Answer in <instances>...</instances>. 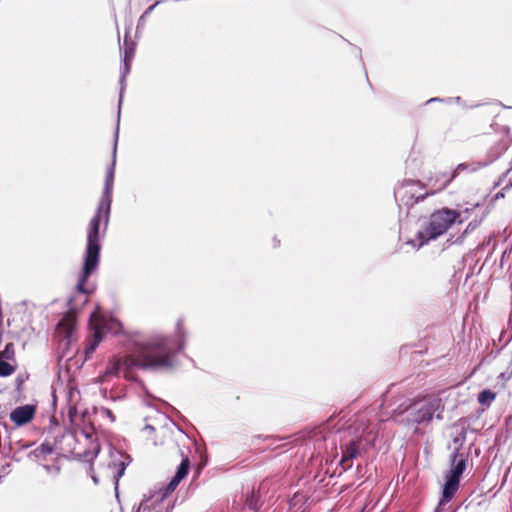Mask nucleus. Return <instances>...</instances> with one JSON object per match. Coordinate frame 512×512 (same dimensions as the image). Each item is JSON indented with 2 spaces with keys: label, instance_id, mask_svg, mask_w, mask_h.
<instances>
[{
  "label": "nucleus",
  "instance_id": "16",
  "mask_svg": "<svg viewBox=\"0 0 512 512\" xmlns=\"http://www.w3.org/2000/svg\"><path fill=\"white\" fill-rule=\"evenodd\" d=\"M130 68L131 66H123L120 70V77H119V100H118V120L120 119V108L123 101L124 92L126 90V78L130 74Z\"/></svg>",
  "mask_w": 512,
  "mask_h": 512
},
{
  "label": "nucleus",
  "instance_id": "18",
  "mask_svg": "<svg viewBox=\"0 0 512 512\" xmlns=\"http://www.w3.org/2000/svg\"><path fill=\"white\" fill-rule=\"evenodd\" d=\"M101 341L102 334L100 328L96 327L93 335V340L90 343H88L85 347L86 358L90 357V355L94 353V351L96 350L97 346L100 344Z\"/></svg>",
  "mask_w": 512,
  "mask_h": 512
},
{
  "label": "nucleus",
  "instance_id": "32",
  "mask_svg": "<svg viewBox=\"0 0 512 512\" xmlns=\"http://www.w3.org/2000/svg\"><path fill=\"white\" fill-rule=\"evenodd\" d=\"M445 100L444 99H441V98H431L429 99L426 103H431V102H444Z\"/></svg>",
  "mask_w": 512,
  "mask_h": 512
},
{
  "label": "nucleus",
  "instance_id": "22",
  "mask_svg": "<svg viewBox=\"0 0 512 512\" xmlns=\"http://www.w3.org/2000/svg\"><path fill=\"white\" fill-rule=\"evenodd\" d=\"M120 371V361L112 362L105 371L106 376H116Z\"/></svg>",
  "mask_w": 512,
  "mask_h": 512
},
{
  "label": "nucleus",
  "instance_id": "14",
  "mask_svg": "<svg viewBox=\"0 0 512 512\" xmlns=\"http://www.w3.org/2000/svg\"><path fill=\"white\" fill-rule=\"evenodd\" d=\"M173 507L172 503L163 502L152 495L140 503L136 512H170Z\"/></svg>",
  "mask_w": 512,
  "mask_h": 512
},
{
  "label": "nucleus",
  "instance_id": "1",
  "mask_svg": "<svg viewBox=\"0 0 512 512\" xmlns=\"http://www.w3.org/2000/svg\"><path fill=\"white\" fill-rule=\"evenodd\" d=\"M185 347V331L182 322H177L176 334L166 336L154 334L146 339L135 340L126 363L131 368L142 370L169 369L174 358Z\"/></svg>",
  "mask_w": 512,
  "mask_h": 512
},
{
  "label": "nucleus",
  "instance_id": "35",
  "mask_svg": "<svg viewBox=\"0 0 512 512\" xmlns=\"http://www.w3.org/2000/svg\"><path fill=\"white\" fill-rule=\"evenodd\" d=\"M145 429H146V430H154L153 426H151V425H146V426H145Z\"/></svg>",
  "mask_w": 512,
  "mask_h": 512
},
{
  "label": "nucleus",
  "instance_id": "2",
  "mask_svg": "<svg viewBox=\"0 0 512 512\" xmlns=\"http://www.w3.org/2000/svg\"><path fill=\"white\" fill-rule=\"evenodd\" d=\"M110 213L111 206H104L98 203L96 211L87 227L83 269L77 283L78 291L85 295H88L93 291V288L86 287V282L99 265L101 251V224L103 226L102 236H104L108 228Z\"/></svg>",
  "mask_w": 512,
  "mask_h": 512
},
{
  "label": "nucleus",
  "instance_id": "7",
  "mask_svg": "<svg viewBox=\"0 0 512 512\" xmlns=\"http://www.w3.org/2000/svg\"><path fill=\"white\" fill-rule=\"evenodd\" d=\"M424 188L425 184L419 180H404L394 190L395 200L399 205L412 207L429 195V192H423Z\"/></svg>",
  "mask_w": 512,
  "mask_h": 512
},
{
  "label": "nucleus",
  "instance_id": "29",
  "mask_svg": "<svg viewBox=\"0 0 512 512\" xmlns=\"http://www.w3.org/2000/svg\"><path fill=\"white\" fill-rule=\"evenodd\" d=\"M477 222H470L468 225H467V228L464 232V234H467L469 231H472L474 230L476 227H477Z\"/></svg>",
  "mask_w": 512,
  "mask_h": 512
},
{
  "label": "nucleus",
  "instance_id": "4",
  "mask_svg": "<svg viewBox=\"0 0 512 512\" xmlns=\"http://www.w3.org/2000/svg\"><path fill=\"white\" fill-rule=\"evenodd\" d=\"M346 433L353 437L341 445L340 465L345 471L352 467L353 459L360 455L361 450L366 449V446L373 445L376 439V434L365 424L364 416H358L354 423L347 428Z\"/></svg>",
  "mask_w": 512,
  "mask_h": 512
},
{
  "label": "nucleus",
  "instance_id": "21",
  "mask_svg": "<svg viewBox=\"0 0 512 512\" xmlns=\"http://www.w3.org/2000/svg\"><path fill=\"white\" fill-rule=\"evenodd\" d=\"M466 440V432L464 430L461 433L453 438V444L455 445L454 451L461 452V448Z\"/></svg>",
  "mask_w": 512,
  "mask_h": 512
},
{
  "label": "nucleus",
  "instance_id": "33",
  "mask_svg": "<svg viewBox=\"0 0 512 512\" xmlns=\"http://www.w3.org/2000/svg\"><path fill=\"white\" fill-rule=\"evenodd\" d=\"M503 197H504L503 191L497 193L496 196H495L496 199H500V198H503Z\"/></svg>",
  "mask_w": 512,
  "mask_h": 512
},
{
  "label": "nucleus",
  "instance_id": "6",
  "mask_svg": "<svg viewBox=\"0 0 512 512\" xmlns=\"http://www.w3.org/2000/svg\"><path fill=\"white\" fill-rule=\"evenodd\" d=\"M468 460V453L453 451L451 455V467L445 476V483L442 490V498L435 512H451L446 508L455 493L457 492L460 484V478L466 470Z\"/></svg>",
  "mask_w": 512,
  "mask_h": 512
},
{
  "label": "nucleus",
  "instance_id": "31",
  "mask_svg": "<svg viewBox=\"0 0 512 512\" xmlns=\"http://www.w3.org/2000/svg\"><path fill=\"white\" fill-rule=\"evenodd\" d=\"M81 434L87 439V440H92V437L93 435L90 434V433H87L85 431H81Z\"/></svg>",
  "mask_w": 512,
  "mask_h": 512
},
{
  "label": "nucleus",
  "instance_id": "15",
  "mask_svg": "<svg viewBox=\"0 0 512 512\" xmlns=\"http://www.w3.org/2000/svg\"><path fill=\"white\" fill-rule=\"evenodd\" d=\"M35 410V406L29 404L16 407L11 411L10 419L17 426L25 425L33 419Z\"/></svg>",
  "mask_w": 512,
  "mask_h": 512
},
{
  "label": "nucleus",
  "instance_id": "25",
  "mask_svg": "<svg viewBox=\"0 0 512 512\" xmlns=\"http://www.w3.org/2000/svg\"><path fill=\"white\" fill-rule=\"evenodd\" d=\"M246 505L248 506L249 509L251 510H254V511H257L258 510V507H257V500L255 499V496L254 494L252 493L250 496L247 497L246 499Z\"/></svg>",
  "mask_w": 512,
  "mask_h": 512
},
{
  "label": "nucleus",
  "instance_id": "19",
  "mask_svg": "<svg viewBox=\"0 0 512 512\" xmlns=\"http://www.w3.org/2000/svg\"><path fill=\"white\" fill-rule=\"evenodd\" d=\"M496 393L490 389L481 391L478 395V402L485 407H489L495 400Z\"/></svg>",
  "mask_w": 512,
  "mask_h": 512
},
{
  "label": "nucleus",
  "instance_id": "11",
  "mask_svg": "<svg viewBox=\"0 0 512 512\" xmlns=\"http://www.w3.org/2000/svg\"><path fill=\"white\" fill-rule=\"evenodd\" d=\"M189 468L190 461L189 458L186 456L182 459L181 463L179 464L172 480L164 488H161L157 492H155L153 496L158 498L159 500L161 499V501L163 502L172 503L168 497L176 489L179 483L187 476Z\"/></svg>",
  "mask_w": 512,
  "mask_h": 512
},
{
  "label": "nucleus",
  "instance_id": "30",
  "mask_svg": "<svg viewBox=\"0 0 512 512\" xmlns=\"http://www.w3.org/2000/svg\"><path fill=\"white\" fill-rule=\"evenodd\" d=\"M132 60V51H125L124 63L130 62Z\"/></svg>",
  "mask_w": 512,
  "mask_h": 512
},
{
  "label": "nucleus",
  "instance_id": "34",
  "mask_svg": "<svg viewBox=\"0 0 512 512\" xmlns=\"http://www.w3.org/2000/svg\"><path fill=\"white\" fill-rule=\"evenodd\" d=\"M92 480L95 484H98V478L96 476H92Z\"/></svg>",
  "mask_w": 512,
  "mask_h": 512
},
{
  "label": "nucleus",
  "instance_id": "36",
  "mask_svg": "<svg viewBox=\"0 0 512 512\" xmlns=\"http://www.w3.org/2000/svg\"><path fill=\"white\" fill-rule=\"evenodd\" d=\"M64 437L69 438V439H73V438H74V437H73V435H72V433H68V434H67V435H65Z\"/></svg>",
  "mask_w": 512,
  "mask_h": 512
},
{
  "label": "nucleus",
  "instance_id": "8",
  "mask_svg": "<svg viewBox=\"0 0 512 512\" xmlns=\"http://www.w3.org/2000/svg\"><path fill=\"white\" fill-rule=\"evenodd\" d=\"M28 458L38 463L52 477H56L60 473L59 457L54 452L53 446L48 442L42 443L30 451Z\"/></svg>",
  "mask_w": 512,
  "mask_h": 512
},
{
  "label": "nucleus",
  "instance_id": "39",
  "mask_svg": "<svg viewBox=\"0 0 512 512\" xmlns=\"http://www.w3.org/2000/svg\"><path fill=\"white\" fill-rule=\"evenodd\" d=\"M65 321H66L65 319L61 320L60 323H59V326L64 325Z\"/></svg>",
  "mask_w": 512,
  "mask_h": 512
},
{
  "label": "nucleus",
  "instance_id": "24",
  "mask_svg": "<svg viewBox=\"0 0 512 512\" xmlns=\"http://www.w3.org/2000/svg\"><path fill=\"white\" fill-rule=\"evenodd\" d=\"M99 451H100V447L98 444H96L93 446V449L91 451H87V450L84 451L83 456H84L85 460L91 461L97 457Z\"/></svg>",
  "mask_w": 512,
  "mask_h": 512
},
{
  "label": "nucleus",
  "instance_id": "10",
  "mask_svg": "<svg viewBox=\"0 0 512 512\" xmlns=\"http://www.w3.org/2000/svg\"><path fill=\"white\" fill-rule=\"evenodd\" d=\"M118 134H119V126H117L116 131H115L114 145H113V150H112V161H111L110 165L107 167L102 195L98 202L104 206H111V204H112Z\"/></svg>",
  "mask_w": 512,
  "mask_h": 512
},
{
  "label": "nucleus",
  "instance_id": "23",
  "mask_svg": "<svg viewBox=\"0 0 512 512\" xmlns=\"http://www.w3.org/2000/svg\"><path fill=\"white\" fill-rule=\"evenodd\" d=\"M512 378V362L509 367L498 375V380L502 383H506Z\"/></svg>",
  "mask_w": 512,
  "mask_h": 512
},
{
  "label": "nucleus",
  "instance_id": "3",
  "mask_svg": "<svg viewBox=\"0 0 512 512\" xmlns=\"http://www.w3.org/2000/svg\"><path fill=\"white\" fill-rule=\"evenodd\" d=\"M399 405L393 411L392 420L407 428L418 430V425L429 424L436 414L437 419H441V399L435 397H427L419 401H415L406 405Z\"/></svg>",
  "mask_w": 512,
  "mask_h": 512
},
{
  "label": "nucleus",
  "instance_id": "5",
  "mask_svg": "<svg viewBox=\"0 0 512 512\" xmlns=\"http://www.w3.org/2000/svg\"><path fill=\"white\" fill-rule=\"evenodd\" d=\"M459 213L449 208L435 211L427 224L416 233V239L408 241L413 247L420 248L431 240L444 234L457 220Z\"/></svg>",
  "mask_w": 512,
  "mask_h": 512
},
{
  "label": "nucleus",
  "instance_id": "27",
  "mask_svg": "<svg viewBox=\"0 0 512 512\" xmlns=\"http://www.w3.org/2000/svg\"><path fill=\"white\" fill-rule=\"evenodd\" d=\"M395 385H392L388 390L387 392L383 395V401H382V405H387L389 406V398H390V395L392 394L393 392V389H394Z\"/></svg>",
  "mask_w": 512,
  "mask_h": 512
},
{
  "label": "nucleus",
  "instance_id": "38",
  "mask_svg": "<svg viewBox=\"0 0 512 512\" xmlns=\"http://www.w3.org/2000/svg\"><path fill=\"white\" fill-rule=\"evenodd\" d=\"M454 100H455V102L459 103L461 98L460 97H455Z\"/></svg>",
  "mask_w": 512,
  "mask_h": 512
},
{
  "label": "nucleus",
  "instance_id": "12",
  "mask_svg": "<svg viewBox=\"0 0 512 512\" xmlns=\"http://www.w3.org/2000/svg\"><path fill=\"white\" fill-rule=\"evenodd\" d=\"M189 468L190 461L189 458L186 456L182 459L181 463L179 464L172 480L164 488H161L157 492H155L153 496L158 498L159 500L161 499V501L163 502L172 503L168 497L176 489L179 483L187 476Z\"/></svg>",
  "mask_w": 512,
  "mask_h": 512
},
{
  "label": "nucleus",
  "instance_id": "26",
  "mask_svg": "<svg viewBox=\"0 0 512 512\" xmlns=\"http://www.w3.org/2000/svg\"><path fill=\"white\" fill-rule=\"evenodd\" d=\"M100 414L103 417H107L111 422L115 421V416H114L113 412L108 408L101 407Z\"/></svg>",
  "mask_w": 512,
  "mask_h": 512
},
{
  "label": "nucleus",
  "instance_id": "28",
  "mask_svg": "<svg viewBox=\"0 0 512 512\" xmlns=\"http://www.w3.org/2000/svg\"><path fill=\"white\" fill-rule=\"evenodd\" d=\"M161 1H157L156 3H154L153 5L149 6L145 12L142 14V16L140 17V20L144 19L145 17H147L153 10L154 8L160 3Z\"/></svg>",
  "mask_w": 512,
  "mask_h": 512
},
{
  "label": "nucleus",
  "instance_id": "13",
  "mask_svg": "<svg viewBox=\"0 0 512 512\" xmlns=\"http://www.w3.org/2000/svg\"><path fill=\"white\" fill-rule=\"evenodd\" d=\"M111 457L113 458L112 463L109 466L116 468V473L114 475L115 479V490H118V484L120 478L124 475L127 466L131 463L132 458L130 455L122 453L121 451L115 450L111 451Z\"/></svg>",
  "mask_w": 512,
  "mask_h": 512
},
{
  "label": "nucleus",
  "instance_id": "9",
  "mask_svg": "<svg viewBox=\"0 0 512 512\" xmlns=\"http://www.w3.org/2000/svg\"><path fill=\"white\" fill-rule=\"evenodd\" d=\"M505 151L504 145L498 143L495 147H492L489 152V160L487 161H476V162H464L456 166L451 174H443L444 180L438 185L439 188H446L460 173L462 172H476L481 168H484L496 160Z\"/></svg>",
  "mask_w": 512,
  "mask_h": 512
},
{
  "label": "nucleus",
  "instance_id": "17",
  "mask_svg": "<svg viewBox=\"0 0 512 512\" xmlns=\"http://www.w3.org/2000/svg\"><path fill=\"white\" fill-rule=\"evenodd\" d=\"M443 174H449L448 172H439L436 173L434 176H431L427 178V182L425 186H428L432 189V191L429 193V195H432L438 191L443 190L444 188H439L438 185L441 184V182L444 180Z\"/></svg>",
  "mask_w": 512,
  "mask_h": 512
},
{
  "label": "nucleus",
  "instance_id": "20",
  "mask_svg": "<svg viewBox=\"0 0 512 512\" xmlns=\"http://www.w3.org/2000/svg\"><path fill=\"white\" fill-rule=\"evenodd\" d=\"M16 370V363L0 359V376L7 377L12 375Z\"/></svg>",
  "mask_w": 512,
  "mask_h": 512
},
{
  "label": "nucleus",
  "instance_id": "37",
  "mask_svg": "<svg viewBox=\"0 0 512 512\" xmlns=\"http://www.w3.org/2000/svg\"><path fill=\"white\" fill-rule=\"evenodd\" d=\"M113 325H114V326H117V327H119V328H121V324H120V322H114V323H113Z\"/></svg>",
  "mask_w": 512,
  "mask_h": 512
}]
</instances>
